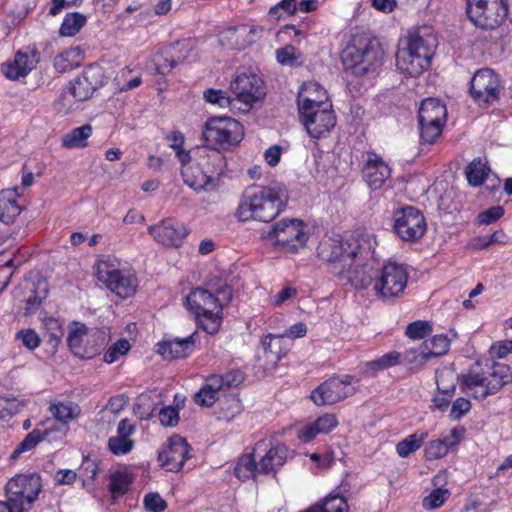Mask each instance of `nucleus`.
Instances as JSON below:
<instances>
[{"instance_id":"9d476101","label":"nucleus","mask_w":512,"mask_h":512,"mask_svg":"<svg viewBox=\"0 0 512 512\" xmlns=\"http://www.w3.org/2000/svg\"><path fill=\"white\" fill-rule=\"evenodd\" d=\"M409 279L406 267L396 262H388L377 270L373 290L384 301L403 295Z\"/></svg>"},{"instance_id":"412c9836","label":"nucleus","mask_w":512,"mask_h":512,"mask_svg":"<svg viewBox=\"0 0 512 512\" xmlns=\"http://www.w3.org/2000/svg\"><path fill=\"white\" fill-rule=\"evenodd\" d=\"M154 240L165 247H180L189 234L188 228L174 219H164L148 228Z\"/></svg>"},{"instance_id":"f704fd0d","label":"nucleus","mask_w":512,"mask_h":512,"mask_svg":"<svg viewBox=\"0 0 512 512\" xmlns=\"http://www.w3.org/2000/svg\"><path fill=\"white\" fill-rule=\"evenodd\" d=\"M21 206L10 191L0 192V221L9 224L20 214Z\"/></svg>"},{"instance_id":"473e14b6","label":"nucleus","mask_w":512,"mask_h":512,"mask_svg":"<svg viewBox=\"0 0 512 512\" xmlns=\"http://www.w3.org/2000/svg\"><path fill=\"white\" fill-rule=\"evenodd\" d=\"M450 347V341L446 335L439 334L431 339L424 341L422 349L419 353L424 362L431 358L445 355Z\"/></svg>"},{"instance_id":"79ce46f5","label":"nucleus","mask_w":512,"mask_h":512,"mask_svg":"<svg viewBox=\"0 0 512 512\" xmlns=\"http://www.w3.org/2000/svg\"><path fill=\"white\" fill-rule=\"evenodd\" d=\"M458 375L450 368L436 371V384L440 393L451 397L456 389Z\"/></svg>"},{"instance_id":"393cba45","label":"nucleus","mask_w":512,"mask_h":512,"mask_svg":"<svg viewBox=\"0 0 512 512\" xmlns=\"http://www.w3.org/2000/svg\"><path fill=\"white\" fill-rule=\"evenodd\" d=\"M307 333L306 324L298 322L289 327L281 335L268 334L263 341L264 351L266 354H270L274 357V361H279L286 352L281 350V342L284 337L295 339L304 337Z\"/></svg>"},{"instance_id":"7ed1b4c3","label":"nucleus","mask_w":512,"mask_h":512,"mask_svg":"<svg viewBox=\"0 0 512 512\" xmlns=\"http://www.w3.org/2000/svg\"><path fill=\"white\" fill-rule=\"evenodd\" d=\"M231 298L232 290L226 284H221L214 292L196 288L187 295L186 306L203 330L213 335L222 323L223 303L229 302Z\"/></svg>"},{"instance_id":"5701e85b","label":"nucleus","mask_w":512,"mask_h":512,"mask_svg":"<svg viewBox=\"0 0 512 512\" xmlns=\"http://www.w3.org/2000/svg\"><path fill=\"white\" fill-rule=\"evenodd\" d=\"M197 332L184 337L167 339L157 344V352L166 359H178L189 356L195 348Z\"/></svg>"},{"instance_id":"6e6d98bb","label":"nucleus","mask_w":512,"mask_h":512,"mask_svg":"<svg viewBox=\"0 0 512 512\" xmlns=\"http://www.w3.org/2000/svg\"><path fill=\"white\" fill-rule=\"evenodd\" d=\"M129 349V342L126 339H120L105 352L104 361L112 364L118 360L119 356L126 354Z\"/></svg>"},{"instance_id":"c756f323","label":"nucleus","mask_w":512,"mask_h":512,"mask_svg":"<svg viewBox=\"0 0 512 512\" xmlns=\"http://www.w3.org/2000/svg\"><path fill=\"white\" fill-rule=\"evenodd\" d=\"M338 426V420L334 414L326 413L318 417L314 422L304 426L298 432V438L302 442L312 441L319 433L327 434Z\"/></svg>"},{"instance_id":"72a5a7b5","label":"nucleus","mask_w":512,"mask_h":512,"mask_svg":"<svg viewBox=\"0 0 512 512\" xmlns=\"http://www.w3.org/2000/svg\"><path fill=\"white\" fill-rule=\"evenodd\" d=\"M175 45L179 46L180 51H184L185 54L181 56L173 53L170 59L164 57L162 54H157L154 58V62L156 71L159 74L165 75L169 73L178 63L183 62L188 57L191 50V45L188 41H177Z\"/></svg>"},{"instance_id":"39448f33","label":"nucleus","mask_w":512,"mask_h":512,"mask_svg":"<svg viewBox=\"0 0 512 512\" xmlns=\"http://www.w3.org/2000/svg\"><path fill=\"white\" fill-rule=\"evenodd\" d=\"M512 382V373L508 365L493 362L480 372L470 371L461 377V391L476 400H484L496 394L505 385Z\"/></svg>"},{"instance_id":"6e6552de","label":"nucleus","mask_w":512,"mask_h":512,"mask_svg":"<svg viewBox=\"0 0 512 512\" xmlns=\"http://www.w3.org/2000/svg\"><path fill=\"white\" fill-rule=\"evenodd\" d=\"M203 139L213 150H228L238 145L243 136V126L230 117H213L204 125Z\"/></svg>"},{"instance_id":"f3484780","label":"nucleus","mask_w":512,"mask_h":512,"mask_svg":"<svg viewBox=\"0 0 512 512\" xmlns=\"http://www.w3.org/2000/svg\"><path fill=\"white\" fill-rule=\"evenodd\" d=\"M299 115L307 133L315 139L325 138L336 125L331 103L299 112Z\"/></svg>"},{"instance_id":"e433bc0d","label":"nucleus","mask_w":512,"mask_h":512,"mask_svg":"<svg viewBox=\"0 0 512 512\" xmlns=\"http://www.w3.org/2000/svg\"><path fill=\"white\" fill-rule=\"evenodd\" d=\"M49 434V429H40L36 427L25 438L17 445L15 450L12 452L10 458L16 459L21 454L26 453L34 449L41 441H43Z\"/></svg>"},{"instance_id":"a18cd8bd","label":"nucleus","mask_w":512,"mask_h":512,"mask_svg":"<svg viewBox=\"0 0 512 512\" xmlns=\"http://www.w3.org/2000/svg\"><path fill=\"white\" fill-rule=\"evenodd\" d=\"M132 483L131 475L126 471H116L110 476L109 490L113 497L124 495Z\"/></svg>"},{"instance_id":"9b49d317","label":"nucleus","mask_w":512,"mask_h":512,"mask_svg":"<svg viewBox=\"0 0 512 512\" xmlns=\"http://www.w3.org/2000/svg\"><path fill=\"white\" fill-rule=\"evenodd\" d=\"M420 138L432 144L441 135L447 121L446 105L436 98H427L422 101L418 111Z\"/></svg>"},{"instance_id":"cd10ccee","label":"nucleus","mask_w":512,"mask_h":512,"mask_svg":"<svg viewBox=\"0 0 512 512\" xmlns=\"http://www.w3.org/2000/svg\"><path fill=\"white\" fill-rule=\"evenodd\" d=\"M463 428H454L448 435L430 441L425 447V457L428 460H436L447 455L450 449L455 447L463 437Z\"/></svg>"},{"instance_id":"4be33fe9","label":"nucleus","mask_w":512,"mask_h":512,"mask_svg":"<svg viewBox=\"0 0 512 512\" xmlns=\"http://www.w3.org/2000/svg\"><path fill=\"white\" fill-rule=\"evenodd\" d=\"M391 170L376 153L370 152L363 168V178L372 190L380 189L390 177Z\"/></svg>"},{"instance_id":"2eb2a0df","label":"nucleus","mask_w":512,"mask_h":512,"mask_svg":"<svg viewBox=\"0 0 512 512\" xmlns=\"http://www.w3.org/2000/svg\"><path fill=\"white\" fill-rule=\"evenodd\" d=\"M353 379L351 375L332 377L312 391L311 400L317 406L338 403L355 393L356 390L352 386Z\"/></svg>"},{"instance_id":"aec40b11","label":"nucleus","mask_w":512,"mask_h":512,"mask_svg":"<svg viewBox=\"0 0 512 512\" xmlns=\"http://www.w3.org/2000/svg\"><path fill=\"white\" fill-rule=\"evenodd\" d=\"M103 68L97 64L86 67L68 87V92L77 101H86L104 84Z\"/></svg>"},{"instance_id":"5fc2aeb1","label":"nucleus","mask_w":512,"mask_h":512,"mask_svg":"<svg viewBox=\"0 0 512 512\" xmlns=\"http://www.w3.org/2000/svg\"><path fill=\"white\" fill-rule=\"evenodd\" d=\"M432 332V326L428 321H415L410 323L405 331L406 336L411 339H423Z\"/></svg>"},{"instance_id":"0e129e2a","label":"nucleus","mask_w":512,"mask_h":512,"mask_svg":"<svg viewBox=\"0 0 512 512\" xmlns=\"http://www.w3.org/2000/svg\"><path fill=\"white\" fill-rule=\"evenodd\" d=\"M280 10H283L286 14L292 15L297 10L296 0H281L278 4L269 9V15L275 18H279L281 14Z\"/></svg>"},{"instance_id":"c03bdc74","label":"nucleus","mask_w":512,"mask_h":512,"mask_svg":"<svg viewBox=\"0 0 512 512\" xmlns=\"http://www.w3.org/2000/svg\"><path fill=\"white\" fill-rule=\"evenodd\" d=\"M86 21V16L81 13H68L61 24L60 34L66 37L74 36L85 25Z\"/></svg>"},{"instance_id":"ddd939ff","label":"nucleus","mask_w":512,"mask_h":512,"mask_svg":"<svg viewBox=\"0 0 512 512\" xmlns=\"http://www.w3.org/2000/svg\"><path fill=\"white\" fill-rule=\"evenodd\" d=\"M393 229L403 241L415 242L423 237L427 224L422 212L413 206H405L393 213Z\"/></svg>"},{"instance_id":"a19ab883","label":"nucleus","mask_w":512,"mask_h":512,"mask_svg":"<svg viewBox=\"0 0 512 512\" xmlns=\"http://www.w3.org/2000/svg\"><path fill=\"white\" fill-rule=\"evenodd\" d=\"M427 437L428 433L425 431H417L408 435L396 445L398 455L402 458L408 457L422 446Z\"/></svg>"},{"instance_id":"8fccbe9b","label":"nucleus","mask_w":512,"mask_h":512,"mask_svg":"<svg viewBox=\"0 0 512 512\" xmlns=\"http://www.w3.org/2000/svg\"><path fill=\"white\" fill-rule=\"evenodd\" d=\"M51 414L62 423H68L79 414L78 406L72 404L58 403L50 406Z\"/></svg>"},{"instance_id":"f03ea898","label":"nucleus","mask_w":512,"mask_h":512,"mask_svg":"<svg viewBox=\"0 0 512 512\" xmlns=\"http://www.w3.org/2000/svg\"><path fill=\"white\" fill-rule=\"evenodd\" d=\"M287 202L288 191L281 182L252 185L243 193L236 216L244 222L250 220L270 222L285 209Z\"/></svg>"},{"instance_id":"ea45409f","label":"nucleus","mask_w":512,"mask_h":512,"mask_svg":"<svg viewBox=\"0 0 512 512\" xmlns=\"http://www.w3.org/2000/svg\"><path fill=\"white\" fill-rule=\"evenodd\" d=\"M259 468L260 461L257 463L253 454H245L239 458L234 473L238 479L245 481L256 474H261Z\"/></svg>"},{"instance_id":"37998d69","label":"nucleus","mask_w":512,"mask_h":512,"mask_svg":"<svg viewBox=\"0 0 512 512\" xmlns=\"http://www.w3.org/2000/svg\"><path fill=\"white\" fill-rule=\"evenodd\" d=\"M304 512H348V505L341 496H329L322 503L315 504Z\"/></svg>"},{"instance_id":"dca6fc26","label":"nucleus","mask_w":512,"mask_h":512,"mask_svg":"<svg viewBox=\"0 0 512 512\" xmlns=\"http://www.w3.org/2000/svg\"><path fill=\"white\" fill-rule=\"evenodd\" d=\"M470 94L479 106H489L496 102L500 94V81L489 68L478 70L470 82Z\"/></svg>"},{"instance_id":"2f4dec72","label":"nucleus","mask_w":512,"mask_h":512,"mask_svg":"<svg viewBox=\"0 0 512 512\" xmlns=\"http://www.w3.org/2000/svg\"><path fill=\"white\" fill-rule=\"evenodd\" d=\"M288 457V448L284 444L272 446L260 459L259 471L268 474L284 465Z\"/></svg>"},{"instance_id":"e2e57ef3","label":"nucleus","mask_w":512,"mask_h":512,"mask_svg":"<svg viewBox=\"0 0 512 512\" xmlns=\"http://www.w3.org/2000/svg\"><path fill=\"white\" fill-rule=\"evenodd\" d=\"M16 338L30 350H33L40 345V338L33 329H24L19 331Z\"/></svg>"},{"instance_id":"13d9d810","label":"nucleus","mask_w":512,"mask_h":512,"mask_svg":"<svg viewBox=\"0 0 512 512\" xmlns=\"http://www.w3.org/2000/svg\"><path fill=\"white\" fill-rule=\"evenodd\" d=\"M143 503L149 512H163L167 507L166 501L156 492L146 494Z\"/></svg>"},{"instance_id":"09e8293b","label":"nucleus","mask_w":512,"mask_h":512,"mask_svg":"<svg viewBox=\"0 0 512 512\" xmlns=\"http://www.w3.org/2000/svg\"><path fill=\"white\" fill-rule=\"evenodd\" d=\"M219 418L227 422L233 420L242 411L241 401L236 396H228L221 402Z\"/></svg>"},{"instance_id":"4d7b16f0","label":"nucleus","mask_w":512,"mask_h":512,"mask_svg":"<svg viewBox=\"0 0 512 512\" xmlns=\"http://www.w3.org/2000/svg\"><path fill=\"white\" fill-rule=\"evenodd\" d=\"M504 213L505 210L502 206H492L478 214L477 223L480 225H489L495 223L504 215Z\"/></svg>"},{"instance_id":"58836bf2","label":"nucleus","mask_w":512,"mask_h":512,"mask_svg":"<svg viewBox=\"0 0 512 512\" xmlns=\"http://www.w3.org/2000/svg\"><path fill=\"white\" fill-rule=\"evenodd\" d=\"M490 171L487 161L477 158L466 167L465 173L469 184L478 187L483 184Z\"/></svg>"},{"instance_id":"4c0bfd02","label":"nucleus","mask_w":512,"mask_h":512,"mask_svg":"<svg viewBox=\"0 0 512 512\" xmlns=\"http://www.w3.org/2000/svg\"><path fill=\"white\" fill-rule=\"evenodd\" d=\"M82 61L80 48L69 49L54 58V67L59 73H65L78 67Z\"/></svg>"},{"instance_id":"de8ad7c7","label":"nucleus","mask_w":512,"mask_h":512,"mask_svg":"<svg viewBox=\"0 0 512 512\" xmlns=\"http://www.w3.org/2000/svg\"><path fill=\"white\" fill-rule=\"evenodd\" d=\"M253 33V29L247 26L230 27L226 30L225 35L229 40H235L230 45L237 49H243L252 42V39H244Z\"/></svg>"},{"instance_id":"f8f14e48","label":"nucleus","mask_w":512,"mask_h":512,"mask_svg":"<svg viewBox=\"0 0 512 512\" xmlns=\"http://www.w3.org/2000/svg\"><path fill=\"white\" fill-rule=\"evenodd\" d=\"M42 489L41 477L37 473L20 474L6 484V496L9 503L24 510L37 499Z\"/></svg>"},{"instance_id":"423d86ee","label":"nucleus","mask_w":512,"mask_h":512,"mask_svg":"<svg viewBox=\"0 0 512 512\" xmlns=\"http://www.w3.org/2000/svg\"><path fill=\"white\" fill-rule=\"evenodd\" d=\"M383 50L371 39L355 37L341 54L345 69H352L356 74L374 71L383 61Z\"/></svg>"},{"instance_id":"338daca9","label":"nucleus","mask_w":512,"mask_h":512,"mask_svg":"<svg viewBox=\"0 0 512 512\" xmlns=\"http://www.w3.org/2000/svg\"><path fill=\"white\" fill-rule=\"evenodd\" d=\"M225 387H236L244 380V374L240 370H231L222 375Z\"/></svg>"},{"instance_id":"1a4fd4ad","label":"nucleus","mask_w":512,"mask_h":512,"mask_svg":"<svg viewBox=\"0 0 512 512\" xmlns=\"http://www.w3.org/2000/svg\"><path fill=\"white\" fill-rule=\"evenodd\" d=\"M265 240L272 241L275 246L286 253H295L304 247L308 240L305 224L299 219H283L273 224L262 233Z\"/></svg>"},{"instance_id":"49530a36","label":"nucleus","mask_w":512,"mask_h":512,"mask_svg":"<svg viewBox=\"0 0 512 512\" xmlns=\"http://www.w3.org/2000/svg\"><path fill=\"white\" fill-rule=\"evenodd\" d=\"M205 168L212 175V180L218 179L223 175L226 166L225 157L219 152L214 150L211 154L204 158L203 161Z\"/></svg>"},{"instance_id":"864d4df0","label":"nucleus","mask_w":512,"mask_h":512,"mask_svg":"<svg viewBox=\"0 0 512 512\" xmlns=\"http://www.w3.org/2000/svg\"><path fill=\"white\" fill-rule=\"evenodd\" d=\"M277 61L282 65L297 66L301 62L299 61L300 55L292 45H287L276 51Z\"/></svg>"},{"instance_id":"603ef678","label":"nucleus","mask_w":512,"mask_h":512,"mask_svg":"<svg viewBox=\"0 0 512 512\" xmlns=\"http://www.w3.org/2000/svg\"><path fill=\"white\" fill-rule=\"evenodd\" d=\"M449 496L450 492L448 489H434L428 496L423 499L422 506L427 510L437 509L446 502Z\"/></svg>"},{"instance_id":"052dcab7","label":"nucleus","mask_w":512,"mask_h":512,"mask_svg":"<svg viewBox=\"0 0 512 512\" xmlns=\"http://www.w3.org/2000/svg\"><path fill=\"white\" fill-rule=\"evenodd\" d=\"M219 399V393L216 391H208V387L202 386V388L195 394L194 401L205 407H211Z\"/></svg>"},{"instance_id":"c9c22d12","label":"nucleus","mask_w":512,"mask_h":512,"mask_svg":"<svg viewBox=\"0 0 512 512\" xmlns=\"http://www.w3.org/2000/svg\"><path fill=\"white\" fill-rule=\"evenodd\" d=\"M93 128L86 124L72 129L62 138V146L68 149L84 148L87 146V139L92 135Z\"/></svg>"},{"instance_id":"bb28decb","label":"nucleus","mask_w":512,"mask_h":512,"mask_svg":"<svg viewBox=\"0 0 512 512\" xmlns=\"http://www.w3.org/2000/svg\"><path fill=\"white\" fill-rule=\"evenodd\" d=\"M37 63L38 54L34 50L18 51L13 62L3 68V73L8 79L17 80L26 76Z\"/></svg>"},{"instance_id":"69168bd1","label":"nucleus","mask_w":512,"mask_h":512,"mask_svg":"<svg viewBox=\"0 0 512 512\" xmlns=\"http://www.w3.org/2000/svg\"><path fill=\"white\" fill-rule=\"evenodd\" d=\"M86 334V327L82 326L81 328H77L71 331L68 335L67 341L71 350L75 353H78V349L82 343V337Z\"/></svg>"},{"instance_id":"bf43d9fd","label":"nucleus","mask_w":512,"mask_h":512,"mask_svg":"<svg viewBox=\"0 0 512 512\" xmlns=\"http://www.w3.org/2000/svg\"><path fill=\"white\" fill-rule=\"evenodd\" d=\"M179 419V411L173 406L164 407L159 411V421L165 427H175Z\"/></svg>"},{"instance_id":"a211bd4d","label":"nucleus","mask_w":512,"mask_h":512,"mask_svg":"<svg viewBox=\"0 0 512 512\" xmlns=\"http://www.w3.org/2000/svg\"><path fill=\"white\" fill-rule=\"evenodd\" d=\"M191 447L186 439L173 435L162 445L158 452L159 465L170 472L180 471L186 460L191 457Z\"/></svg>"},{"instance_id":"774afa93","label":"nucleus","mask_w":512,"mask_h":512,"mask_svg":"<svg viewBox=\"0 0 512 512\" xmlns=\"http://www.w3.org/2000/svg\"><path fill=\"white\" fill-rule=\"evenodd\" d=\"M281 154H282V147L279 145H273L265 151L264 158H265V161L270 166L273 167L279 163V161L281 159Z\"/></svg>"},{"instance_id":"3c124183","label":"nucleus","mask_w":512,"mask_h":512,"mask_svg":"<svg viewBox=\"0 0 512 512\" xmlns=\"http://www.w3.org/2000/svg\"><path fill=\"white\" fill-rule=\"evenodd\" d=\"M206 102L216 105L220 108L229 107L234 99H232L226 91L219 89H207L203 93Z\"/></svg>"},{"instance_id":"0eeeda50","label":"nucleus","mask_w":512,"mask_h":512,"mask_svg":"<svg viewBox=\"0 0 512 512\" xmlns=\"http://www.w3.org/2000/svg\"><path fill=\"white\" fill-rule=\"evenodd\" d=\"M95 275L106 287L121 298L135 294L138 279L130 268H121L120 263L113 258H102L95 264Z\"/></svg>"},{"instance_id":"4468645a","label":"nucleus","mask_w":512,"mask_h":512,"mask_svg":"<svg viewBox=\"0 0 512 512\" xmlns=\"http://www.w3.org/2000/svg\"><path fill=\"white\" fill-rule=\"evenodd\" d=\"M506 10L501 0H468L467 15L478 27L495 29L505 20Z\"/></svg>"},{"instance_id":"a878e982","label":"nucleus","mask_w":512,"mask_h":512,"mask_svg":"<svg viewBox=\"0 0 512 512\" xmlns=\"http://www.w3.org/2000/svg\"><path fill=\"white\" fill-rule=\"evenodd\" d=\"M135 432V426L129 419H122L117 426V435L108 439V449L115 456L130 453L134 447L131 435Z\"/></svg>"},{"instance_id":"6ab92c4d","label":"nucleus","mask_w":512,"mask_h":512,"mask_svg":"<svg viewBox=\"0 0 512 512\" xmlns=\"http://www.w3.org/2000/svg\"><path fill=\"white\" fill-rule=\"evenodd\" d=\"M230 88L235 95L234 100L243 103L247 109L266 95L263 80L254 73L237 75L231 82Z\"/></svg>"},{"instance_id":"7c9ffc66","label":"nucleus","mask_w":512,"mask_h":512,"mask_svg":"<svg viewBox=\"0 0 512 512\" xmlns=\"http://www.w3.org/2000/svg\"><path fill=\"white\" fill-rule=\"evenodd\" d=\"M400 358L401 354L397 351L386 353L377 359L363 363L360 373L363 377H376L380 371L399 365Z\"/></svg>"},{"instance_id":"f257e3e1","label":"nucleus","mask_w":512,"mask_h":512,"mask_svg":"<svg viewBox=\"0 0 512 512\" xmlns=\"http://www.w3.org/2000/svg\"><path fill=\"white\" fill-rule=\"evenodd\" d=\"M374 243L369 233L354 231L345 238L330 237L321 240L317 254L329 264L330 272L340 281L356 289H365L375 283L377 274L370 262Z\"/></svg>"},{"instance_id":"680f3d73","label":"nucleus","mask_w":512,"mask_h":512,"mask_svg":"<svg viewBox=\"0 0 512 512\" xmlns=\"http://www.w3.org/2000/svg\"><path fill=\"white\" fill-rule=\"evenodd\" d=\"M470 409H471V402L464 397H459L452 403L451 411H450V418L452 420L458 421L465 414H467L470 411Z\"/></svg>"},{"instance_id":"20e7f679","label":"nucleus","mask_w":512,"mask_h":512,"mask_svg":"<svg viewBox=\"0 0 512 512\" xmlns=\"http://www.w3.org/2000/svg\"><path fill=\"white\" fill-rule=\"evenodd\" d=\"M437 40L431 33L417 30L410 32L405 40V47H400L396 54V66L404 74L417 77L426 70L433 56Z\"/></svg>"},{"instance_id":"b1692460","label":"nucleus","mask_w":512,"mask_h":512,"mask_svg":"<svg viewBox=\"0 0 512 512\" xmlns=\"http://www.w3.org/2000/svg\"><path fill=\"white\" fill-rule=\"evenodd\" d=\"M330 103L327 91L319 83L310 81L304 83L297 96L299 112L321 107Z\"/></svg>"},{"instance_id":"c85d7f7f","label":"nucleus","mask_w":512,"mask_h":512,"mask_svg":"<svg viewBox=\"0 0 512 512\" xmlns=\"http://www.w3.org/2000/svg\"><path fill=\"white\" fill-rule=\"evenodd\" d=\"M184 182L194 190H211L215 188L212 175L204 166V163H195L182 170Z\"/></svg>"}]
</instances>
